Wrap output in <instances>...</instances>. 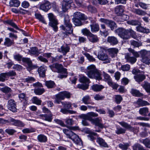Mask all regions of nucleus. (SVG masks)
Listing matches in <instances>:
<instances>
[{
  "label": "nucleus",
  "mask_w": 150,
  "mask_h": 150,
  "mask_svg": "<svg viewBox=\"0 0 150 150\" xmlns=\"http://www.w3.org/2000/svg\"><path fill=\"white\" fill-rule=\"evenodd\" d=\"M135 103L138 105L139 106H143L150 105L149 103L147 101L143 100L140 98L138 99Z\"/></svg>",
  "instance_id": "c756f323"
},
{
  "label": "nucleus",
  "mask_w": 150,
  "mask_h": 150,
  "mask_svg": "<svg viewBox=\"0 0 150 150\" xmlns=\"http://www.w3.org/2000/svg\"><path fill=\"white\" fill-rule=\"evenodd\" d=\"M145 76L142 74H139L134 76V78L136 81L139 83L145 79Z\"/></svg>",
  "instance_id": "bb28decb"
},
{
  "label": "nucleus",
  "mask_w": 150,
  "mask_h": 150,
  "mask_svg": "<svg viewBox=\"0 0 150 150\" xmlns=\"http://www.w3.org/2000/svg\"><path fill=\"white\" fill-rule=\"evenodd\" d=\"M108 52L109 54L112 57L116 56L118 52L117 49L115 48H112L108 49Z\"/></svg>",
  "instance_id": "c85d7f7f"
},
{
  "label": "nucleus",
  "mask_w": 150,
  "mask_h": 150,
  "mask_svg": "<svg viewBox=\"0 0 150 150\" xmlns=\"http://www.w3.org/2000/svg\"><path fill=\"white\" fill-rule=\"evenodd\" d=\"M132 11L134 13L139 15L144 16L146 14L145 11L140 9L135 8L133 9Z\"/></svg>",
  "instance_id": "72a5a7b5"
},
{
  "label": "nucleus",
  "mask_w": 150,
  "mask_h": 150,
  "mask_svg": "<svg viewBox=\"0 0 150 150\" xmlns=\"http://www.w3.org/2000/svg\"><path fill=\"white\" fill-rule=\"evenodd\" d=\"M81 33L84 35L87 36L88 38L91 33L89 30L86 28H84L81 30Z\"/></svg>",
  "instance_id": "e2e57ef3"
},
{
  "label": "nucleus",
  "mask_w": 150,
  "mask_h": 150,
  "mask_svg": "<svg viewBox=\"0 0 150 150\" xmlns=\"http://www.w3.org/2000/svg\"><path fill=\"white\" fill-rule=\"evenodd\" d=\"M101 21L109 27L112 30H113L116 27V24L113 21L105 19H101Z\"/></svg>",
  "instance_id": "ddd939ff"
},
{
  "label": "nucleus",
  "mask_w": 150,
  "mask_h": 150,
  "mask_svg": "<svg viewBox=\"0 0 150 150\" xmlns=\"http://www.w3.org/2000/svg\"><path fill=\"white\" fill-rule=\"evenodd\" d=\"M20 2L18 0H11L9 2L10 6H11L18 7L20 5Z\"/></svg>",
  "instance_id": "58836bf2"
},
{
  "label": "nucleus",
  "mask_w": 150,
  "mask_h": 150,
  "mask_svg": "<svg viewBox=\"0 0 150 150\" xmlns=\"http://www.w3.org/2000/svg\"><path fill=\"white\" fill-rule=\"evenodd\" d=\"M125 59L126 62L130 63L132 64H134L137 61V58L134 57H131L129 53H127L125 54Z\"/></svg>",
  "instance_id": "dca6fc26"
},
{
  "label": "nucleus",
  "mask_w": 150,
  "mask_h": 150,
  "mask_svg": "<svg viewBox=\"0 0 150 150\" xmlns=\"http://www.w3.org/2000/svg\"><path fill=\"white\" fill-rule=\"evenodd\" d=\"M103 76L104 78V80L108 82V84L112 81L110 76L108 74L103 71L102 73Z\"/></svg>",
  "instance_id": "f704fd0d"
},
{
  "label": "nucleus",
  "mask_w": 150,
  "mask_h": 150,
  "mask_svg": "<svg viewBox=\"0 0 150 150\" xmlns=\"http://www.w3.org/2000/svg\"><path fill=\"white\" fill-rule=\"evenodd\" d=\"M139 53L142 58L141 61L146 64H150V59L149 57L150 56V51L142 50L139 52Z\"/></svg>",
  "instance_id": "6e6552de"
},
{
  "label": "nucleus",
  "mask_w": 150,
  "mask_h": 150,
  "mask_svg": "<svg viewBox=\"0 0 150 150\" xmlns=\"http://www.w3.org/2000/svg\"><path fill=\"white\" fill-rule=\"evenodd\" d=\"M142 143L145 146L149 148H150V140L148 139H146L143 140Z\"/></svg>",
  "instance_id": "338daca9"
},
{
  "label": "nucleus",
  "mask_w": 150,
  "mask_h": 150,
  "mask_svg": "<svg viewBox=\"0 0 150 150\" xmlns=\"http://www.w3.org/2000/svg\"><path fill=\"white\" fill-rule=\"evenodd\" d=\"M6 22L7 24L10 25L11 26L19 30H22L19 29L17 25L11 20H8L6 21Z\"/></svg>",
  "instance_id": "603ef678"
},
{
  "label": "nucleus",
  "mask_w": 150,
  "mask_h": 150,
  "mask_svg": "<svg viewBox=\"0 0 150 150\" xmlns=\"http://www.w3.org/2000/svg\"><path fill=\"white\" fill-rule=\"evenodd\" d=\"M62 105L64 107V108H61L60 111L64 114H75L76 112L75 111L70 110L69 109H71V103L67 102H61Z\"/></svg>",
  "instance_id": "0eeeda50"
},
{
  "label": "nucleus",
  "mask_w": 150,
  "mask_h": 150,
  "mask_svg": "<svg viewBox=\"0 0 150 150\" xmlns=\"http://www.w3.org/2000/svg\"><path fill=\"white\" fill-rule=\"evenodd\" d=\"M136 28L137 30L139 32L148 33L149 31V29H146L142 26H137Z\"/></svg>",
  "instance_id": "09e8293b"
},
{
  "label": "nucleus",
  "mask_w": 150,
  "mask_h": 150,
  "mask_svg": "<svg viewBox=\"0 0 150 150\" xmlns=\"http://www.w3.org/2000/svg\"><path fill=\"white\" fill-rule=\"evenodd\" d=\"M87 120L90 121L91 122L94 124L95 125L98 126L101 128L104 127V126L101 123L102 120L99 118H97L95 119L92 118L93 117H96L98 116V114L93 112H89L87 113Z\"/></svg>",
  "instance_id": "7ed1b4c3"
},
{
  "label": "nucleus",
  "mask_w": 150,
  "mask_h": 150,
  "mask_svg": "<svg viewBox=\"0 0 150 150\" xmlns=\"http://www.w3.org/2000/svg\"><path fill=\"white\" fill-rule=\"evenodd\" d=\"M45 91L43 88H36L34 89V92L37 95H42Z\"/></svg>",
  "instance_id": "de8ad7c7"
},
{
  "label": "nucleus",
  "mask_w": 150,
  "mask_h": 150,
  "mask_svg": "<svg viewBox=\"0 0 150 150\" xmlns=\"http://www.w3.org/2000/svg\"><path fill=\"white\" fill-rule=\"evenodd\" d=\"M92 89L94 91L99 92L104 88V87L101 85L94 84L91 86Z\"/></svg>",
  "instance_id": "a878e982"
},
{
  "label": "nucleus",
  "mask_w": 150,
  "mask_h": 150,
  "mask_svg": "<svg viewBox=\"0 0 150 150\" xmlns=\"http://www.w3.org/2000/svg\"><path fill=\"white\" fill-rule=\"evenodd\" d=\"M123 7L122 6H117L115 8V12L116 14L118 16H120L124 12Z\"/></svg>",
  "instance_id": "b1692460"
},
{
  "label": "nucleus",
  "mask_w": 150,
  "mask_h": 150,
  "mask_svg": "<svg viewBox=\"0 0 150 150\" xmlns=\"http://www.w3.org/2000/svg\"><path fill=\"white\" fill-rule=\"evenodd\" d=\"M13 41L11 40L8 38H6L5 39V41L4 44L5 45L9 46L13 44Z\"/></svg>",
  "instance_id": "680f3d73"
},
{
  "label": "nucleus",
  "mask_w": 150,
  "mask_h": 150,
  "mask_svg": "<svg viewBox=\"0 0 150 150\" xmlns=\"http://www.w3.org/2000/svg\"><path fill=\"white\" fill-rule=\"evenodd\" d=\"M28 52L30 54L35 55V56H38L40 54L38 49L36 47H32L30 48L28 51Z\"/></svg>",
  "instance_id": "6ab92c4d"
},
{
  "label": "nucleus",
  "mask_w": 150,
  "mask_h": 150,
  "mask_svg": "<svg viewBox=\"0 0 150 150\" xmlns=\"http://www.w3.org/2000/svg\"><path fill=\"white\" fill-rule=\"evenodd\" d=\"M80 82L85 83L86 84L90 83L89 79L84 75H81L79 79Z\"/></svg>",
  "instance_id": "7c9ffc66"
},
{
  "label": "nucleus",
  "mask_w": 150,
  "mask_h": 150,
  "mask_svg": "<svg viewBox=\"0 0 150 150\" xmlns=\"http://www.w3.org/2000/svg\"><path fill=\"white\" fill-rule=\"evenodd\" d=\"M128 50L129 52L132 53L134 56V57H135L136 58L138 57H139V54L138 52L135 51L134 49L131 48H129L128 49Z\"/></svg>",
  "instance_id": "5fc2aeb1"
},
{
  "label": "nucleus",
  "mask_w": 150,
  "mask_h": 150,
  "mask_svg": "<svg viewBox=\"0 0 150 150\" xmlns=\"http://www.w3.org/2000/svg\"><path fill=\"white\" fill-rule=\"evenodd\" d=\"M130 66L127 64L122 65L121 66V69L123 71H126L129 70L130 69Z\"/></svg>",
  "instance_id": "774afa93"
},
{
  "label": "nucleus",
  "mask_w": 150,
  "mask_h": 150,
  "mask_svg": "<svg viewBox=\"0 0 150 150\" xmlns=\"http://www.w3.org/2000/svg\"><path fill=\"white\" fill-rule=\"evenodd\" d=\"M129 145L128 143H120L119 144V147L122 150H127Z\"/></svg>",
  "instance_id": "3c124183"
},
{
  "label": "nucleus",
  "mask_w": 150,
  "mask_h": 150,
  "mask_svg": "<svg viewBox=\"0 0 150 150\" xmlns=\"http://www.w3.org/2000/svg\"><path fill=\"white\" fill-rule=\"evenodd\" d=\"M139 114L142 115L146 116L149 112V109L146 107H144L139 109Z\"/></svg>",
  "instance_id": "2f4dec72"
},
{
  "label": "nucleus",
  "mask_w": 150,
  "mask_h": 150,
  "mask_svg": "<svg viewBox=\"0 0 150 150\" xmlns=\"http://www.w3.org/2000/svg\"><path fill=\"white\" fill-rule=\"evenodd\" d=\"M118 123L121 126L125 129H128L131 131L133 132L134 133L138 132L139 131L138 127H133L124 121L119 122Z\"/></svg>",
  "instance_id": "9b49d317"
},
{
  "label": "nucleus",
  "mask_w": 150,
  "mask_h": 150,
  "mask_svg": "<svg viewBox=\"0 0 150 150\" xmlns=\"http://www.w3.org/2000/svg\"><path fill=\"white\" fill-rule=\"evenodd\" d=\"M90 27L91 28V30L93 33L98 31L99 30V25L96 23H94L92 24L91 25Z\"/></svg>",
  "instance_id": "4c0bfd02"
},
{
  "label": "nucleus",
  "mask_w": 150,
  "mask_h": 150,
  "mask_svg": "<svg viewBox=\"0 0 150 150\" xmlns=\"http://www.w3.org/2000/svg\"><path fill=\"white\" fill-rule=\"evenodd\" d=\"M49 67L54 72L61 73L63 71L62 66L58 63L50 65Z\"/></svg>",
  "instance_id": "f8f14e48"
},
{
  "label": "nucleus",
  "mask_w": 150,
  "mask_h": 150,
  "mask_svg": "<svg viewBox=\"0 0 150 150\" xmlns=\"http://www.w3.org/2000/svg\"><path fill=\"white\" fill-rule=\"evenodd\" d=\"M35 16L36 18L38 19L40 21L42 22L43 23L47 24L43 17L41 15V14L38 13H35Z\"/></svg>",
  "instance_id": "37998d69"
},
{
  "label": "nucleus",
  "mask_w": 150,
  "mask_h": 150,
  "mask_svg": "<svg viewBox=\"0 0 150 150\" xmlns=\"http://www.w3.org/2000/svg\"><path fill=\"white\" fill-rule=\"evenodd\" d=\"M8 108L13 112L16 111V105L13 100L11 99L8 101Z\"/></svg>",
  "instance_id": "4468645a"
},
{
  "label": "nucleus",
  "mask_w": 150,
  "mask_h": 150,
  "mask_svg": "<svg viewBox=\"0 0 150 150\" xmlns=\"http://www.w3.org/2000/svg\"><path fill=\"white\" fill-rule=\"evenodd\" d=\"M107 41L111 45H115L118 44V40L117 38L113 36H109L107 38Z\"/></svg>",
  "instance_id": "aec40b11"
},
{
  "label": "nucleus",
  "mask_w": 150,
  "mask_h": 150,
  "mask_svg": "<svg viewBox=\"0 0 150 150\" xmlns=\"http://www.w3.org/2000/svg\"><path fill=\"white\" fill-rule=\"evenodd\" d=\"M51 7L50 3L49 1H47L40 5V8L45 12H47L51 8Z\"/></svg>",
  "instance_id": "a211bd4d"
},
{
  "label": "nucleus",
  "mask_w": 150,
  "mask_h": 150,
  "mask_svg": "<svg viewBox=\"0 0 150 150\" xmlns=\"http://www.w3.org/2000/svg\"><path fill=\"white\" fill-rule=\"evenodd\" d=\"M37 139L38 141L41 142H45L47 140V137L42 134L39 135L37 137Z\"/></svg>",
  "instance_id": "e433bc0d"
},
{
  "label": "nucleus",
  "mask_w": 150,
  "mask_h": 150,
  "mask_svg": "<svg viewBox=\"0 0 150 150\" xmlns=\"http://www.w3.org/2000/svg\"><path fill=\"white\" fill-rule=\"evenodd\" d=\"M11 121V124L15 126L20 127H24L25 124L23 122L18 120H16L12 118Z\"/></svg>",
  "instance_id": "2eb2a0df"
},
{
  "label": "nucleus",
  "mask_w": 150,
  "mask_h": 150,
  "mask_svg": "<svg viewBox=\"0 0 150 150\" xmlns=\"http://www.w3.org/2000/svg\"><path fill=\"white\" fill-rule=\"evenodd\" d=\"M131 93L133 95L137 97H141L143 96V94L141 93L139 91L132 89L131 91Z\"/></svg>",
  "instance_id": "a18cd8bd"
},
{
  "label": "nucleus",
  "mask_w": 150,
  "mask_h": 150,
  "mask_svg": "<svg viewBox=\"0 0 150 150\" xmlns=\"http://www.w3.org/2000/svg\"><path fill=\"white\" fill-rule=\"evenodd\" d=\"M74 17L73 18H78L80 19H84V15L79 12H76L73 15Z\"/></svg>",
  "instance_id": "ea45409f"
},
{
  "label": "nucleus",
  "mask_w": 150,
  "mask_h": 150,
  "mask_svg": "<svg viewBox=\"0 0 150 150\" xmlns=\"http://www.w3.org/2000/svg\"><path fill=\"white\" fill-rule=\"evenodd\" d=\"M40 116L42 119L49 122H51L52 120V115L51 114H50L49 115H41Z\"/></svg>",
  "instance_id": "393cba45"
},
{
  "label": "nucleus",
  "mask_w": 150,
  "mask_h": 150,
  "mask_svg": "<svg viewBox=\"0 0 150 150\" xmlns=\"http://www.w3.org/2000/svg\"><path fill=\"white\" fill-rule=\"evenodd\" d=\"M62 4V8L63 11H65L70 7V4L72 3V0H63Z\"/></svg>",
  "instance_id": "f3484780"
},
{
  "label": "nucleus",
  "mask_w": 150,
  "mask_h": 150,
  "mask_svg": "<svg viewBox=\"0 0 150 150\" xmlns=\"http://www.w3.org/2000/svg\"><path fill=\"white\" fill-rule=\"evenodd\" d=\"M48 17L49 21L48 25L52 27L54 31L57 32L58 30L57 25L58 24V21L56 17L52 13L47 14Z\"/></svg>",
  "instance_id": "39448f33"
},
{
  "label": "nucleus",
  "mask_w": 150,
  "mask_h": 150,
  "mask_svg": "<svg viewBox=\"0 0 150 150\" xmlns=\"http://www.w3.org/2000/svg\"><path fill=\"white\" fill-rule=\"evenodd\" d=\"M88 38L90 42L93 43L96 42H98L99 41V39L98 36L92 33Z\"/></svg>",
  "instance_id": "5701e85b"
},
{
  "label": "nucleus",
  "mask_w": 150,
  "mask_h": 150,
  "mask_svg": "<svg viewBox=\"0 0 150 150\" xmlns=\"http://www.w3.org/2000/svg\"><path fill=\"white\" fill-rule=\"evenodd\" d=\"M72 19L74 23L76 26H79L82 25L81 20L83 19L73 18Z\"/></svg>",
  "instance_id": "864d4df0"
},
{
  "label": "nucleus",
  "mask_w": 150,
  "mask_h": 150,
  "mask_svg": "<svg viewBox=\"0 0 150 150\" xmlns=\"http://www.w3.org/2000/svg\"><path fill=\"white\" fill-rule=\"evenodd\" d=\"M22 60L23 62H25L28 64V70H30L33 68V67L32 65V61L29 58L23 57Z\"/></svg>",
  "instance_id": "4be33fe9"
},
{
  "label": "nucleus",
  "mask_w": 150,
  "mask_h": 150,
  "mask_svg": "<svg viewBox=\"0 0 150 150\" xmlns=\"http://www.w3.org/2000/svg\"><path fill=\"white\" fill-rule=\"evenodd\" d=\"M98 57L99 60L104 61L103 63H104L110 62V59L108 57V55L101 51L98 52Z\"/></svg>",
  "instance_id": "9d476101"
},
{
  "label": "nucleus",
  "mask_w": 150,
  "mask_h": 150,
  "mask_svg": "<svg viewBox=\"0 0 150 150\" xmlns=\"http://www.w3.org/2000/svg\"><path fill=\"white\" fill-rule=\"evenodd\" d=\"M126 132L125 129L122 128L120 127L117 126L116 129L115 130V133L118 134H122L125 133Z\"/></svg>",
  "instance_id": "8fccbe9b"
},
{
  "label": "nucleus",
  "mask_w": 150,
  "mask_h": 150,
  "mask_svg": "<svg viewBox=\"0 0 150 150\" xmlns=\"http://www.w3.org/2000/svg\"><path fill=\"white\" fill-rule=\"evenodd\" d=\"M85 73L90 78L97 80H100L102 79L101 74L93 64H91L87 67Z\"/></svg>",
  "instance_id": "f257e3e1"
},
{
  "label": "nucleus",
  "mask_w": 150,
  "mask_h": 150,
  "mask_svg": "<svg viewBox=\"0 0 150 150\" xmlns=\"http://www.w3.org/2000/svg\"><path fill=\"white\" fill-rule=\"evenodd\" d=\"M12 119V117H9L7 120H4L0 118V123L3 124H11V121H10Z\"/></svg>",
  "instance_id": "13d9d810"
},
{
  "label": "nucleus",
  "mask_w": 150,
  "mask_h": 150,
  "mask_svg": "<svg viewBox=\"0 0 150 150\" xmlns=\"http://www.w3.org/2000/svg\"><path fill=\"white\" fill-rule=\"evenodd\" d=\"M33 102L34 104L40 105H41L42 101L36 97H34L33 98Z\"/></svg>",
  "instance_id": "052dcab7"
},
{
  "label": "nucleus",
  "mask_w": 150,
  "mask_h": 150,
  "mask_svg": "<svg viewBox=\"0 0 150 150\" xmlns=\"http://www.w3.org/2000/svg\"><path fill=\"white\" fill-rule=\"evenodd\" d=\"M71 94L69 92L65 91L60 92L56 95L54 102L59 104L60 103L61 100H64L65 98H69Z\"/></svg>",
  "instance_id": "423d86ee"
},
{
  "label": "nucleus",
  "mask_w": 150,
  "mask_h": 150,
  "mask_svg": "<svg viewBox=\"0 0 150 150\" xmlns=\"http://www.w3.org/2000/svg\"><path fill=\"white\" fill-rule=\"evenodd\" d=\"M96 142L101 146L108 147V146L107 143L105 142L104 140L100 137H98L96 139Z\"/></svg>",
  "instance_id": "cd10ccee"
},
{
  "label": "nucleus",
  "mask_w": 150,
  "mask_h": 150,
  "mask_svg": "<svg viewBox=\"0 0 150 150\" xmlns=\"http://www.w3.org/2000/svg\"><path fill=\"white\" fill-rule=\"evenodd\" d=\"M133 147L134 150H137V148L139 150H146L142 146L138 144H134Z\"/></svg>",
  "instance_id": "0e129e2a"
},
{
  "label": "nucleus",
  "mask_w": 150,
  "mask_h": 150,
  "mask_svg": "<svg viewBox=\"0 0 150 150\" xmlns=\"http://www.w3.org/2000/svg\"><path fill=\"white\" fill-rule=\"evenodd\" d=\"M82 101L86 105L91 104L93 105L94 104V103L91 102L90 97L89 95H86L83 97L82 99Z\"/></svg>",
  "instance_id": "412c9836"
},
{
  "label": "nucleus",
  "mask_w": 150,
  "mask_h": 150,
  "mask_svg": "<svg viewBox=\"0 0 150 150\" xmlns=\"http://www.w3.org/2000/svg\"><path fill=\"white\" fill-rule=\"evenodd\" d=\"M108 84L114 89H117L119 86V85L117 83H113L112 81L110 82H109Z\"/></svg>",
  "instance_id": "69168bd1"
},
{
  "label": "nucleus",
  "mask_w": 150,
  "mask_h": 150,
  "mask_svg": "<svg viewBox=\"0 0 150 150\" xmlns=\"http://www.w3.org/2000/svg\"><path fill=\"white\" fill-rule=\"evenodd\" d=\"M135 6L137 7H138L139 6L141 7L144 9H146L147 8V5L141 2H138L136 1L135 2Z\"/></svg>",
  "instance_id": "c03bdc74"
},
{
  "label": "nucleus",
  "mask_w": 150,
  "mask_h": 150,
  "mask_svg": "<svg viewBox=\"0 0 150 150\" xmlns=\"http://www.w3.org/2000/svg\"><path fill=\"white\" fill-rule=\"evenodd\" d=\"M45 85L49 88H53L55 86L54 82L52 81H46L45 82Z\"/></svg>",
  "instance_id": "79ce46f5"
},
{
  "label": "nucleus",
  "mask_w": 150,
  "mask_h": 150,
  "mask_svg": "<svg viewBox=\"0 0 150 150\" xmlns=\"http://www.w3.org/2000/svg\"><path fill=\"white\" fill-rule=\"evenodd\" d=\"M22 132L24 134H27L35 132V129L33 128H25L22 130Z\"/></svg>",
  "instance_id": "49530a36"
},
{
  "label": "nucleus",
  "mask_w": 150,
  "mask_h": 150,
  "mask_svg": "<svg viewBox=\"0 0 150 150\" xmlns=\"http://www.w3.org/2000/svg\"><path fill=\"white\" fill-rule=\"evenodd\" d=\"M83 54L86 57L89 61L92 62L95 61V59L89 54L87 53H83Z\"/></svg>",
  "instance_id": "bf43d9fd"
},
{
  "label": "nucleus",
  "mask_w": 150,
  "mask_h": 150,
  "mask_svg": "<svg viewBox=\"0 0 150 150\" xmlns=\"http://www.w3.org/2000/svg\"><path fill=\"white\" fill-rule=\"evenodd\" d=\"M116 31L119 32V35L123 40H127L130 38L129 29L126 30L122 28H119Z\"/></svg>",
  "instance_id": "1a4fd4ad"
},
{
  "label": "nucleus",
  "mask_w": 150,
  "mask_h": 150,
  "mask_svg": "<svg viewBox=\"0 0 150 150\" xmlns=\"http://www.w3.org/2000/svg\"><path fill=\"white\" fill-rule=\"evenodd\" d=\"M115 102L117 104H120L122 100V97L120 95H115Z\"/></svg>",
  "instance_id": "4d7b16f0"
},
{
  "label": "nucleus",
  "mask_w": 150,
  "mask_h": 150,
  "mask_svg": "<svg viewBox=\"0 0 150 150\" xmlns=\"http://www.w3.org/2000/svg\"><path fill=\"white\" fill-rule=\"evenodd\" d=\"M141 86L145 89L146 91L150 94V83L144 81Z\"/></svg>",
  "instance_id": "473e14b6"
},
{
  "label": "nucleus",
  "mask_w": 150,
  "mask_h": 150,
  "mask_svg": "<svg viewBox=\"0 0 150 150\" xmlns=\"http://www.w3.org/2000/svg\"><path fill=\"white\" fill-rule=\"evenodd\" d=\"M131 45L134 47H138L142 45V43L141 42H138L134 40H132L131 41Z\"/></svg>",
  "instance_id": "6e6d98bb"
},
{
  "label": "nucleus",
  "mask_w": 150,
  "mask_h": 150,
  "mask_svg": "<svg viewBox=\"0 0 150 150\" xmlns=\"http://www.w3.org/2000/svg\"><path fill=\"white\" fill-rule=\"evenodd\" d=\"M63 131L67 137L71 139L75 144L80 146L82 145L81 140L77 134L71 131L66 129H63Z\"/></svg>",
  "instance_id": "f03ea898"
},
{
  "label": "nucleus",
  "mask_w": 150,
  "mask_h": 150,
  "mask_svg": "<svg viewBox=\"0 0 150 150\" xmlns=\"http://www.w3.org/2000/svg\"><path fill=\"white\" fill-rule=\"evenodd\" d=\"M46 70L45 68L43 67H41L38 69V72L40 76L41 77H44L45 75V72Z\"/></svg>",
  "instance_id": "a19ab883"
},
{
  "label": "nucleus",
  "mask_w": 150,
  "mask_h": 150,
  "mask_svg": "<svg viewBox=\"0 0 150 150\" xmlns=\"http://www.w3.org/2000/svg\"><path fill=\"white\" fill-rule=\"evenodd\" d=\"M69 50L70 48L67 45L63 46L61 47L60 49H59V51L60 52H62L64 54H65L69 51Z\"/></svg>",
  "instance_id": "c9c22d12"
},
{
  "label": "nucleus",
  "mask_w": 150,
  "mask_h": 150,
  "mask_svg": "<svg viewBox=\"0 0 150 150\" xmlns=\"http://www.w3.org/2000/svg\"><path fill=\"white\" fill-rule=\"evenodd\" d=\"M64 24L66 26L65 27L63 25H61L60 28V29L65 31L67 33L71 34L73 32L72 24L70 23V21L68 16L65 17L64 19Z\"/></svg>",
  "instance_id": "20e7f679"
}]
</instances>
